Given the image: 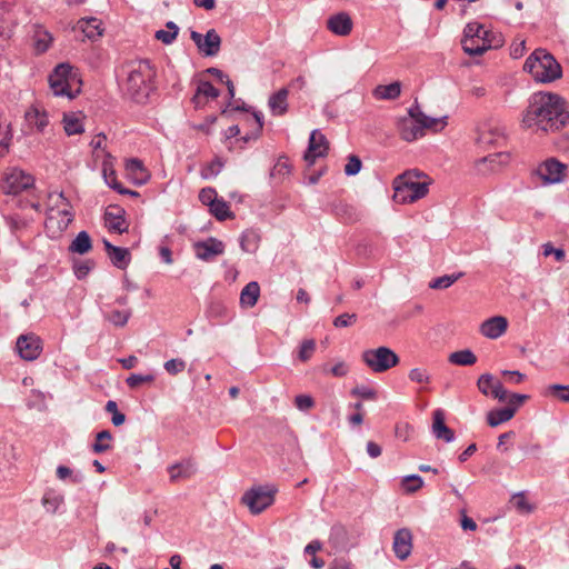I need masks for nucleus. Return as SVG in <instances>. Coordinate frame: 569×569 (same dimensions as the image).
Listing matches in <instances>:
<instances>
[{"label":"nucleus","instance_id":"21","mask_svg":"<svg viewBox=\"0 0 569 569\" xmlns=\"http://www.w3.org/2000/svg\"><path fill=\"white\" fill-rule=\"evenodd\" d=\"M432 418L433 436L446 442H452L455 440V432L445 423V412L441 409H437L433 411Z\"/></svg>","mask_w":569,"mask_h":569},{"label":"nucleus","instance_id":"55","mask_svg":"<svg viewBox=\"0 0 569 569\" xmlns=\"http://www.w3.org/2000/svg\"><path fill=\"white\" fill-rule=\"evenodd\" d=\"M93 261L91 260H86V261H76L73 263V272H74V276L81 280L83 278H86L88 276V273L91 271V269L93 268Z\"/></svg>","mask_w":569,"mask_h":569},{"label":"nucleus","instance_id":"23","mask_svg":"<svg viewBox=\"0 0 569 569\" xmlns=\"http://www.w3.org/2000/svg\"><path fill=\"white\" fill-rule=\"evenodd\" d=\"M289 88H281L272 93L268 100V107L273 116H283L288 111Z\"/></svg>","mask_w":569,"mask_h":569},{"label":"nucleus","instance_id":"64","mask_svg":"<svg viewBox=\"0 0 569 569\" xmlns=\"http://www.w3.org/2000/svg\"><path fill=\"white\" fill-rule=\"evenodd\" d=\"M489 395H491L495 399H498L499 401H506L508 398V392L503 388L500 380L496 381Z\"/></svg>","mask_w":569,"mask_h":569},{"label":"nucleus","instance_id":"62","mask_svg":"<svg viewBox=\"0 0 569 569\" xmlns=\"http://www.w3.org/2000/svg\"><path fill=\"white\" fill-rule=\"evenodd\" d=\"M542 248H543V256H545V257H548V256H550V254H553V256H555V259H556L557 261H562V260L565 259V257H566V252H565V250H563V249H561V248H555L550 242L545 243V244L542 246Z\"/></svg>","mask_w":569,"mask_h":569},{"label":"nucleus","instance_id":"50","mask_svg":"<svg viewBox=\"0 0 569 569\" xmlns=\"http://www.w3.org/2000/svg\"><path fill=\"white\" fill-rule=\"evenodd\" d=\"M315 350L316 341L313 339L303 340L298 352L299 360L302 362L308 361L312 357Z\"/></svg>","mask_w":569,"mask_h":569},{"label":"nucleus","instance_id":"35","mask_svg":"<svg viewBox=\"0 0 569 569\" xmlns=\"http://www.w3.org/2000/svg\"><path fill=\"white\" fill-rule=\"evenodd\" d=\"M64 498L62 495L57 493L54 490H48L42 497V506L43 508L50 512L54 513L59 507L63 503Z\"/></svg>","mask_w":569,"mask_h":569},{"label":"nucleus","instance_id":"51","mask_svg":"<svg viewBox=\"0 0 569 569\" xmlns=\"http://www.w3.org/2000/svg\"><path fill=\"white\" fill-rule=\"evenodd\" d=\"M511 502L513 503L515 508L521 513H530L533 510V506L527 501L523 492H518L513 495Z\"/></svg>","mask_w":569,"mask_h":569},{"label":"nucleus","instance_id":"49","mask_svg":"<svg viewBox=\"0 0 569 569\" xmlns=\"http://www.w3.org/2000/svg\"><path fill=\"white\" fill-rule=\"evenodd\" d=\"M497 379L491 373H483L478 378L477 387L483 396H489Z\"/></svg>","mask_w":569,"mask_h":569},{"label":"nucleus","instance_id":"29","mask_svg":"<svg viewBox=\"0 0 569 569\" xmlns=\"http://www.w3.org/2000/svg\"><path fill=\"white\" fill-rule=\"evenodd\" d=\"M126 169L129 173L136 176V181L139 184L146 183L150 177L143 166V162L138 158L128 159L126 162Z\"/></svg>","mask_w":569,"mask_h":569},{"label":"nucleus","instance_id":"52","mask_svg":"<svg viewBox=\"0 0 569 569\" xmlns=\"http://www.w3.org/2000/svg\"><path fill=\"white\" fill-rule=\"evenodd\" d=\"M291 172V164L289 163V160L287 157H280L277 161V163L273 166L270 176L277 177V176H288Z\"/></svg>","mask_w":569,"mask_h":569},{"label":"nucleus","instance_id":"46","mask_svg":"<svg viewBox=\"0 0 569 569\" xmlns=\"http://www.w3.org/2000/svg\"><path fill=\"white\" fill-rule=\"evenodd\" d=\"M423 486V480L418 475H409L403 478L402 487L406 492L413 493L421 489Z\"/></svg>","mask_w":569,"mask_h":569},{"label":"nucleus","instance_id":"31","mask_svg":"<svg viewBox=\"0 0 569 569\" xmlns=\"http://www.w3.org/2000/svg\"><path fill=\"white\" fill-rule=\"evenodd\" d=\"M51 33L41 27H37L33 33L34 50L38 54L44 53L52 42Z\"/></svg>","mask_w":569,"mask_h":569},{"label":"nucleus","instance_id":"42","mask_svg":"<svg viewBox=\"0 0 569 569\" xmlns=\"http://www.w3.org/2000/svg\"><path fill=\"white\" fill-rule=\"evenodd\" d=\"M63 128L68 136L79 134L84 131L81 121L73 114H63Z\"/></svg>","mask_w":569,"mask_h":569},{"label":"nucleus","instance_id":"7","mask_svg":"<svg viewBox=\"0 0 569 569\" xmlns=\"http://www.w3.org/2000/svg\"><path fill=\"white\" fill-rule=\"evenodd\" d=\"M277 491L272 485L253 486L243 493L241 501L252 515H259L274 502Z\"/></svg>","mask_w":569,"mask_h":569},{"label":"nucleus","instance_id":"43","mask_svg":"<svg viewBox=\"0 0 569 569\" xmlns=\"http://www.w3.org/2000/svg\"><path fill=\"white\" fill-rule=\"evenodd\" d=\"M509 160H510V154L508 152H497V153H492V154L481 158L478 161V164L480 166V164L490 163V166H491L490 169L495 170L497 168V166H505L509 162Z\"/></svg>","mask_w":569,"mask_h":569},{"label":"nucleus","instance_id":"8","mask_svg":"<svg viewBox=\"0 0 569 569\" xmlns=\"http://www.w3.org/2000/svg\"><path fill=\"white\" fill-rule=\"evenodd\" d=\"M34 183L33 176L23 170L13 168L4 172L0 179V188L6 194H19L31 188Z\"/></svg>","mask_w":569,"mask_h":569},{"label":"nucleus","instance_id":"38","mask_svg":"<svg viewBox=\"0 0 569 569\" xmlns=\"http://www.w3.org/2000/svg\"><path fill=\"white\" fill-rule=\"evenodd\" d=\"M209 208L210 212L219 221L233 218V213L230 211L228 203L223 199H217Z\"/></svg>","mask_w":569,"mask_h":569},{"label":"nucleus","instance_id":"22","mask_svg":"<svg viewBox=\"0 0 569 569\" xmlns=\"http://www.w3.org/2000/svg\"><path fill=\"white\" fill-rule=\"evenodd\" d=\"M220 96V91L212 86L210 81L200 80L197 87L196 93L193 94L191 102L196 109H200L204 106V98L217 99Z\"/></svg>","mask_w":569,"mask_h":569},{"label":"nucleus","instance_id":"17","mask_svg":"<svg viewBox=\"0 0 569 569\" xmlns=\"http://www.w3.org/2000/svg\"><path fill=\"white\" fill-rule=\"evenodd\" d=\"M104 220L111 231L119 234L128 232L129 224L126 221V211L119 206H109L104 212Z\"/></svg>","mask_w":569,"mask_h":569},{"label":"nucleus","instance_id":"33","mask_svg":"<svg viewBox=\"0 0 569 569\" xmlns=\"http://www.w3.org/2000/svg\"><path fill=\"white\" fill-rule=\"evenodd\" d=\"M108 257L111 263L116 268L121 270H124L131 261V254L129 249L118 246Z\"/></svg>","mask_w":569,"mask_h":569},{"label":"nucleus","instance_id":"34","mask_svg":"<svg viewBox=\"0 0 569 569\" xmlns=\"http://www.w3.org/2000/svg\"><path fill=\"white\" fill-rule=\"evenodd\" d=\"M259 295L260 287L258 282L251 281L242 289L240 295V301L244 306L253 307L258 301Z\"/></svg>","mask_w":569,"mask_h":569},{"label":"nucleus","instance_id":"61","mask_svg":"<svg viewBox=\"0 0 569 569\" xmlns=\"http://www.w3.org/2000/svg\"><path fill=\"white\" fill-rule=\"evenodd\" d=\"M409 379L417 383H427L430 381L429 375L426 372V370L420 368L411 369L409 372Z\"/></svg>","mask_w":569,"mask_h":569},{"label":"nucleus","instance_id":"39","mask_svg":"<svg viewBox=\"0 0 569 569\" xmlns=\"http://www.w3.org/2000/svg\"><path fill=\"white\" fill-rule=\"evenodd\" d=\"M463 276H465V272H457V273H452V274H445V276L438 277L429 283V288L436 289V290L447 289L451 284H453L456 281H458L460 278H462Z\"/></svg>","mask_w":569,"mask_h":569},{"label":"nucleus","instance_id":"37","mask_svg":"<svg viewBox=\"0 0 569 569\" xmlns=\"http://www.w3.org/2000/svg\"><path fill=\"white\" fill-rule=\"evenodd\" d=\"M260 237L257 231L246 230L240 238V247L244 252H254L258 249Z\"/></svg>","mask_w":569,"mask_h":569},{"label":"nucleus","instance_id":"11","mask_svg":"<svg viewBox=\"0 0 569 569\" xmlns=\"http://www.w3.org/2000/svg\"><path fill=\"white\" fill-rule=\"evenodd\" d=\"M17 350L20 357L27 361L36 360L42 351V341L34 333L21 335L17 339Z\"/></svg>","mask_w":569,"mask_h":569},{"label":"nucleus","instance_id":"3","mask_svg":"<svg viewBox=\"0 0 569 569\" xmlns=\"http://www.w3.org/2000/svg\"><path fill=\"white\" fill-rule=\"evenodd\" d=\"M154 70L149 60H142L132 69L127 78L126 93L137 103H144L152 91L151 79Z\"/></svg>","mask_w":569,"mask_h":569},{"label":"nucleus","instance_id":"10","mask_svg":"<svg viewBox=\"0 0 569 569\" xmlns=\"http://www.w3.org/2000/svg\"><path fill=\"white\" fill-rule=\"evenodd\" d=\"M506 141L503 128L492 124L483 123L478 128V136L476 142L481 147H501Z\"/></svg>","mask_w":569,"mask_h":569},{"label":"nucleus","instance_id":"54","mask_svg":"<svg viewBox=\"0 0 569 569\" xmlns=\"http://www.w3.org/2000/svg\"><path fill=\"white\" fill-rule=\"evenodd\" d=\"M397 183L398 184L395 187L393 200L398 203L415 202L416 200H411L410 198L411 192L407 190L403 183L401 181H398Z\"/></svg>","mask_w":569,"mask_h":569},{"label":"nucleus","instance_id":"53","mask_svg":"<svg viewBox=\"0 0 569 569\" xmlns=\"http://www.w3.org/2000/svg\"><path fill=\"white\" fill-rule=\"evenodd\" d=\"M154 381L153 375H140V373H132L127 379V385L134 389L141 386L142 383H151Z\"/></svg>","mask_w":569,"mask_h":569},{"label":"nucleus","instance_id":"5","mask_svg":"<svg viewBox=\"0 0 569 569\" xmlns=\"http://www.w3.org/2000/svg\"><path fill=\"white\" fill-rule=\"evenodd\" d=\"M365 365L375 373H382L396 367L400 358L389 347H378L376 349H367L361 353Z\"/></svg>","mask_w":569,"mask_h":569},{"label":"nucleus","instance_id":"30","mask_svg":"<svg viewBox=\"0 0 569 569\" xmlns=\"http://www.w3.org/2000/svg\"><path fill=\"white\" fill-rule=\"evenodd\" d=\"M78 24L82 32L86 34V37L89 39L94 40L102 34L100 21L97 18H82L79 20Z\"/></svg>","mask_w":569,"mask_h":569},{"label":"nucleus","instance_id":"36","mask_svg":"<svg viewBox=\"0 0 569 569\" xmlns=\"http://www.w3.org/2000/svg\"><path fill=\"white\" fill-rule=\"evenodd\" d=\"M166 28L168 30L156 31L154 38L163 44H171L179 34V27L173 21H168Z\"/></svg>","mask_w":569,"mask_h":569},{"label":"nucleus","instance_id":"4","mask_svg":"<svg viewBox=\"0 0 569 569\" xmlns=\"http://www.w3.org/2000/svg\"><path fill=\"white\" fill-rule=\"evenodd\" d=\"M48 80L53 94L57 97H68L72 100L80 92V89L71 90V83L77 81V73L72 71V67L67 62L56 66Z\"/></svg>","mask_w":569,"mask_h":569},{"label":"nucleus","instance_id":"44","mask_svg":"<svg viewBox=\"0 0 569 569\" xmlns=\"http://www.w3.org/2000/svg\"><path fill=\"white\" fill-rule=\"evenodd\" d=\"M131 315V310H113L110 313L106 315L104 318L111 323H113L116 327H124Z\"/></svg>","mask_w":569,"mask_h":569},{"label":"nucleus","instance_id":"28","mask_svg":"<svg viewBox=\"0 0 569 569\" xmlns=\"http://www.w3.org/2000/svg\"><path fill=\"white\" fill-rule=\"evenodd\" d=\"M401 93V82L395 81L390 84H379L373 90V96L380 100H395Z\"/></svg>","mask_w":569,"mask_h":569},{"label":"nucleus","instance_id":"41","mask_svg":"<svg viewBox=\"0 0 569 569\" xmlns=\"http://www.w3.org/2000/svg\"><path fill=\"white\" fill-rule=\"evenodd\" d=\"M545 396L569 403V385L555 383L546 388Z\"/></svg>","mask_w":569,"mask_h":569},{"label":"nucleus","instance_id":"56","mask_svg":"<svg viewBox=\"0 0 569 569\" xmlns=\"http://www.w3.org/2000/svg\"><path fill=\"white\" fill-rule=\"evenodd\" d=\"M163 368L168 373L176 376L186 369V361L180 358L170 359L164 362Z\"/></svg>","mask_w":569,"mask_h":569},{"label":"nucleus","instance_id":"14","mask_svg":"<svg viewBox=\"0 0 569 569\" xmlns=\"http://www.w3.org/2000/svg\"><path fill=\"white\" fill-rule=\"evenodd\" d=\"M193 250L198 259L212 261L224 252V243L214 237H209L207 240L194 242Z\"/></svg>","mask_w":569,"mask_h":569},{"label":"nucleus","instance_id":"13","mask_svg":"<svg viewBox=\"0 0 569 569\" xmlns=\"http://www.w3.org/2000/svg\"><path fill=\"white\" fill-rule=\"evenodd\" d=\"M425 176L422 172L417 170H409L399 176L396 182L401 181L409 192H411V200H419L428 193L430 182H420L416 179Z\"/></svg>","mask_w":569,"mask_h":569},{"label":"nucleus","instance_id":"45","mask_svg":"<svg viewBox=\"0 0 569 569\" xmlns=\"http://www.w3.org/2000/svg\"><path fill=\"white\" fill-rule=\"evenodd\" d=\"M420 116L422 118L420 123H421L423 132L426 129H432L435 131H438V130L443 129L445 126L447 124L446 117L433 118V117H429L427 114H420Z\"/></svg>","mask_w":569,"mask_h":569},{"label":"nucleus","instance_id":"57","mask_svg":"<svg viewBox=\"0 0 569 569\" xmlns=\"http://www.w3.org/2000/svg\"><path fill=\"white\" fill-rule=\"evenodd\" d=\"M362 168V162L358 156L351 154L348 157V162L345 166V174L346 176H356L360 172Z\"/></svg>","mask_w":569,"mask_h":569},{"label":"nucleus","instance_id":"40","mask_svg":"<svg viewBox=\"0 0 569 569\" xmlns=\"http://www.w3.org/2000/svg\"><path fill=\"white\" fill-rule=\"evenodd\" d=\"M112 439V433L109 430H102L96 435V441L92 443V451L94 453H102L108 451L111 446L109 441Z\"/></svg>","mask_w":569,"mask_h":569},{"label":"nucleus","instance_id":"15","mask_svg":"<svg viewBox=\"0 0 569 569\" xmlns=\"http://www.w3.org/2000/svg\"><path fill=\"white\" fill-rule=\"evenodd\" d=\"M565 170L566 164L551 158L538 167L537 173L545 183H559L563 180Z\"/></svg>","mask_w":569,"mask_h":569},{"label":"nucleus","instance_id":"26","mask_svg":"<svg viewBox=\"0 0 569 569\" xmlns=\"http://www.w3.org/2000/svg\"><path fill=\"white\" fill-rule=\"evenodd\" d=\"M24 118L30 126L36 127L39 131H43L49 123L47 112L36 106L26 111Z\"/></svg>","mask_w":569,"mask_h":569},{"label":"nucleus","instance_id":"47","mask_svg":"<svg viewBox=\"0 0 569 569\" xmlns=\"http://www.w3.org/2000/svg\"><path fill=\"white\" fill-rule=\"evenodd\" d=\"M102 173L106 183L119 193V190H121L123 186L118 182L116 171L109 167L107 162L103 163Z\"/></svg>","mask_w":569,"mask_h":569},{"label":"nucleus","instance_id":"59","mask_svg":"<svg viewBox=\"0 0 569 569\" xmlns=\"http://www.w3.org/2000/svg\"><path fill=\"white\" fill-rule=\"evenodd\" d=\"M296 407L301 411H308L315 406V400L309 395H298L295 398Z\"/></svg>","mask_w":569,"mask_h":569},{"label":"nucleus","instance_id":"24","mask_svg":"<svg viewBox=\"0 0 569 569\" xmlns=\"http://www.w3.org/2000/svg\"><path fill=\"white\" fill-rule=\"evenodd\" d=\"M170 473V480L172 482L183 478H190L196 473L197 468L196 463L191 459L183 460L181 462H177L168 468Z\"/></svg>","mask_w":569,"mask_h":569},{"label":"nucleus","instance_id":"12","mask_svg":"<svg viewBox=\"0 0 569 569\" xmlns=\"http://www.w3.org/2000/svg\"><path fill=\"white\" fill-rule=\"evenodd\" d=\"M328 150V139L319 130H313L310 133L308 149L305 152L303 159L308 166H312L317 158L326 157Z\"/></svg>","mask_w":569,"mask_h":569},{"label":"nucleus","instance_id":"25","mask_svg":"<svg viewBox=\"0 0 569 569\" xmlns=\"http://www.w3.org/2000/svg\"><path fill=\"white\" fill-rule=\"evenodd\" d=\"M516 415V408L515 407H505L500 409H493L490 410L487 413V423L495 428L499 425L507 422L511 420Z\"/></svg>","mask_w":569,"mask_h":569},{"label":"nucleus","instance_id":"19","mask_svg":"<svg viewBox=\"0 0 569 569\" xmlns=\"http://www.w3.org/2000/svg\"><path fill=\"white\" fill-rule=\"evenodd\" d=\"M397 128L401 139L407 142H412L423 136L421 123L407 117L398 120Z\"/></svg>","mask_w":569,"mask_h":569},{"label":"nucleus","instance_id":"60","mask_svg":"<svg viewBox=\"0 0 569 569\" xmlns=\"http://www.w3.org/2000/svg\"><path fill=\"white\" fill-rule=\"evenodd\" d=\"M357 320V315L356 313H342L340 316H338L337 318H335L333 320V326L336 328H346V327H349L351 326L352 323H355Z\"/></svg>","mask_w":569,"mask_h":569},{"label":"nucleus","instance_id":"63","mask_svg":"<svg viewBox=\"0 0 569 569\" xmlns=\"http://www.w3.org/2000/svg\"><path fill=\"white\" fill-rule=\"evenodd\" d=\"M200 201L210 207L217 200V193L213 188H203L199 193Z\"/></svg>","mask_w":569,"mask_h":569},{"label":"nucleus","instance_id":"27","mask_svg":"<svg viewBox=\"0 0 569 569\" xmlns=\"http://www.w3.org/2000/svg\"><path fill=\"white\" fill-rule=\"evenodd\" d=\"M92 249V240L87 231H80L71 241L68 250L72 253L86 254Z\"/></svg>","mask_w":569,"mask_h":569},{"label":"nucleus","instance_id":"32","mask_svg":"<svg viewBox=\"0 0 569 569\" xmlns=\"http://www.w3.org/2000/svg\"><path fill=\"white\" fill-rule=\"evenodd\" d=\"M448 361L457 366H472L477 362V357L470 349H462L450 353Z\"/></svg>","mask_w":569,"mask_h":569},{"label":"nucleus","instance_id":"18","mask_svg":"<svg viewBox=\"0 0 569 569\" xmlns=\"http://www.w3.org/2000/svg\"><path fill=\"white\" fill-rule=\"evenodd\" d=\"M508 328V321L502 316H495L485 320L480 326V333L489 339H498Z\"/></svg>","mask_w":569,"mask_h":569},{"label":"nucleus","instance_id":"9","mask_svg":"<svg viewBox=\"0 0 569 569\" xmlns=\"http://www.w3.org/2000/svg\"><path fill=\"white\" fill-rule=\"evenodd\" d=\"M190 38L197 46L199 53L203 57H214L220 51L221 37L214 29L208 30L204 36L192 30Z\"/></svg>","mask_w":569,"mask_h":569},{"label":"nucleus","instance_id":"1","mask_svg":"<svg viewBox=\"0 0 569 569\" xmlns=\"http://www.w3.org/2000/svg\"><path fill=\"white\" fill-rule=\"evenodd\" d=\"M569 121V103L558 93L538 91L530 96L522 117L525 128L558 131Z\"/></svg>","mask_w":569,"mask_h":569},{"label":"nucleus","instance_id":"58","mask_svg":"<svg viewBox=\"0 0 569 569\" xmlns=\"http://www.w3.org/2000/svg\"><path fill=\"white\" fill-rule=\"evenodd\" d=\"M352 396H358L366 400H375L377 398V391L367 386H357L351 390Z\"/></svg>","mask_w":569,"mask_h":569},{"label":"nucleus","instance_id":"2","mask_svg":"<svg viewBox=\"0 0 569 569\" xmlns=\"http://www.w3.org/2000/svg\"><path fill=\"white\" fill-rule=\"evenodd\" d=\"M523 70L536 81L548 83L562 76V68L555 57L546 49H536L526 60Z\"/></svg>","mask_w":569,"mask_h":569},{"label":"nucleus","instance_id":"20","mask_svg":"<svg viewBox=\"0 0 569 569\" xmlns=\"http://www.w3.org/2000/svg\"><path fill=\"white\" fill-rule=\"evenodd\" d=\"M352 20L347 12L331 16L327 21V28L337 36H348L352 30Z\"/></svg>","mask_w":569,"mask_h":569},{"label":"nucleus","instance_id":"16","mask_svg":"<svg viewBox=\"0 0 569 569\" xmlns=\"http://www.w3.org/2000/svg\"><path fill=\"white\" fill-rule=\"evenodd\" d=\"M392 549L400 560H406L411 555L412 533L408 528H401L395 532Z\"/></svg>","mask_w":569,"mask_h":569},{"label":"nucleus","instance_id":"6","mask_svg":"<svg viewBox=\"0 0 569 569\" xmlns=\"http://www.w3.org/2000/svg\"><path fill=\"white\" fill-rule=\"evenodd\" d=\"M482 31V24L478 22H469L463 30V39L461 40L463 51L469 56H481L489 49H496L502 46V39L493 42L491 39H485V42L478 41Z\"/></svg>","mask_w":569,"mask_h":569},{"label":"nucleus","instance_id":"48","mask_svg":"<svg viewBox=\"0 0 569 569\" xmlns=\"http://www.w3.org/2000/svg\"><path fill=\"white\" fill-rule=\"evenodd\" d=\"M104 409L107 412L112 415L111 421H112L113 426L119 427L124 423L126 416H124V413H122L118 410V405L116 401L109 400L106 403Z\"/></svg>","mask_w":569,"mask_h":569}]
</instances>
